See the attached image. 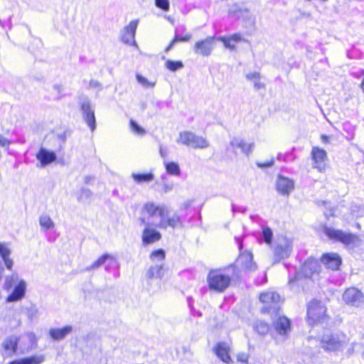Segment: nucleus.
Instances as JSON below:
<instances>
[{
  "instance_id": "obj_1",
  "label": "nucleus",
  "mask_w": 364,
  "mask_h": 364,
  "mask_svg": "<svg viewBox=\"0 0 364 364\" xmlns=\"http://www.w3.org/2000/svg\"><path fill=\"white\" fill-rule=\"evenodd\" d=\"M235 274V268L230 266L224 269L210 270L207 276V283L211 291L221 293L230 286L231 277Z\"/></svg>"
},
{
  "instance_id": "obj_2",
  "label": "nucleus",
  "mask_w": 364,
  "mask_h": 364,
  "mask_svg": "<svg viewBox=\"0 0 364 364\" xmlns=\"http://www.w3.org/2000/svg\"><path fill=\"white\" fill-rule=\"evenodd\" d=\"M4 289L10 292L6 299V302L19 301L26 296L27 282L17 272H14L6 277Z\"/></svg>"
},
{
  "instance_id": "obj_3",
  "label": "nucleus",
  "mask_w": 364,
  "mask_h": 364,
  "mask_svg": "<svg viewBox=\"0 0 364 364\" xmlns=\"http://www.w3.org/2000/svg\"><path fill=\"white\" fill-rule=\"evenodd\" d=\"M347 343V336L342 333H327L322 336L321 340V347L329 352L342 350Z\"/></svg>"
},
{
  "instance_id": "obj_4",
  "label": "nucleus",
  "mask_w": 364,
  "mask_h": 364,
  "mask_svg": "<svg viewBox=\"0 0 364 364\" xmlns=\"http://www.w3.org/2000/svg\"><path fill=\"white\" fill-rule=\"evenodd\" d=\"M272 335L277 343L287 340L291 333V321L284 316H278L273 319Z\"/></svg>"
},
{
  "instance_id": "obj_5",
  "label": "nucleus",
  "mask_w": 364,
  "mask_h": 364,
  "mask_svg": "<svg viewBox=\"0 0 364 364\" xmlns=\"http://www.w3.org/2000/svg\"><path fill=\"white\" fill-rule=\"evenodd\" d=\"M272 249L274 261L279 262L290 256L292 250V241L284 236L277 237Z\"/></svg>"
},
{
  "instance_id": "obj_6",
  "label": "nucleus",
  "mask_w": 364,
  "mask_h": 364,
  "mask_svg": "<svg viewBox=\"0 0 364 364\" xmlns=\"http://www.w3.org/2000/svg\"><path fill=\"white\" fill-rule=\"evenodd\" d=\"M176 142L193 149H205L209 146V142L205 138L188 131L180 132Z\"/></svg>"
},
{
  "instance_id": "obj_7",
  "label": "nucleus",
  "mask_w": 364,
  "mask_h": 364,
  "mask_svg": "<svg viewBox=\"0 0 364 364\" xmlns=\"http://www.w3.org/2000/svg\"><path fill=\"white\" fill-rule=\"evenodd\" d=\"M143 210L149 215L150 221L147 223H151L153 226V223H158L159 220L162 219L168 214V209L166 205H161L154 202L146 203L143 206Z\"/></svg>"
},
{
  "instance_id": "obj_8",
  "label": "nucleus",
  "mask_w": 364,
  "mask_h": 364,
  "mask_svg": "<svg viewBox=\"0 0 364 364\" xmlns=\"http://www.w3.org/2000/svg\"><path fill=\"white\" fill-rule=\"evenodd\" d=\"M326 308L322 303L317 300L311 301L307 309V318L310 324L317 322H323L326 318Z\"/></svg>"
},
{
  "instance_id": "obj_9",
  "label": "nucleus",
  "mask_w": 364,
  "mask_h": 364,
  "mask_svg": "<svg viewBox=\"0 0 364 364\" xmlns=\"http://www.w3.org/2000/svg\"><path fill=\"white\" fill-rule=\"evenodd\" d=\"M325 233L329 238L340 241L346 246H354L359 240L357 236L351 233L344 232L331 228H326Z\"/></svg>"
},
{
  "instance_id": "obj_10",
  "label": "nucleus",
  "mask_w": 364,
  "mask_h": 364,
  "mask_svg": "<svg viewBox=\"0 0 364 364\" xmlns=\"http://www.w3.org/2000/svg\"><path fill=\"white\" fill-rule=\"evenodd\" d=\"M80 105L83 119L90 127V130L94 132L96 129V119L95 111L90 101L88 98L83 97L81 99Z\"/></svg>"
},
{
  "instance_id": "obj_11",
  "label": "nucleus",
  "mask_w": 364,
  "mask_h": 364,
  "mask_svg": "<svg viewBox=\"0 0 364 364\" xmlns=\"http://www.w3.org/2000/svg\"><path fill=\"white\" fill-rule=\"evenodd\" d=\"M260 301L264 304L262 312H271L277 310V305L280 301V296L275 291H267L260 294Z\"/></svg>"
},
{
  "instance_id": "obj_12",
  "label": "nucleus",
  "mask_w": 364,
  "mask_h": 364,
  "mask_svg": "<svg viewBox=\"0 0 364 364\" xmlns=\"http://www.w3.org/2000/svg\"><path fill=\"white\" fill-rule=\"evenodd\" d=\"M312 167L317 169L319 172H324L327 167V153L318 146H314L311 152Z\"/></svg>"
},
{
  "instance_id": "obj_13",
  "label": "nucleus",
  "mask_w": 364,
  "mask_h": 364,
  "mask_svg": "<svg viewBox=\"0 0 364 364\" xmlns=\"http://www.w3.org/2000/svg\"><path fill=\"white\" fill-rule=\"evenodd\" d=\"M343 299L349 306L360 307L364 304V294L357 288L350 287L344 291Z\"/></svg>"
},
{
  "instance_id": "obj_14",
  "label": "nucleus",
  "mask_w": 364,
  "mask_h": 364,
  "mask_svg": "<svg viewBox=\"0 0 364 364\" xmlns=\"http://www.w3.org/2000/svg\"><path fill=\"white\" fill-rule=\"evenodd\" d=\"M141 223L144 225V228L142 232L141 239L144 245H149L159 241L161 237V233L156 230L155 226L151 223H146L144 218L141 219Z\"/></svg>"
},
{
  "instance_id": "obj_15",
  "label": "nucleus",
  "mask_w": 364,
  "mask_h": 364,
  "mask_svg": "<svg viewBox=\"0 0 364 364\" xmlns=\"http://www.w3.org/2000/svg\"><path fill=\"white\" fill-rule=\"evenodd\" d=\"M215 38L208 36L205 39L196 42L193 51L197 55L203 56H209L212 53L214 48Z\"/></svg>"
},
{
  "instance_id": "obj_16",
  "label": "nucleus",
  "mask_w": 364,
  "mask_h": 364,
  "mask_svg": "<svg viewBox=\"0 0 364 364\" xmlns=\"http://www.w3.org/2000/svg\"><path fill=\"white\" fill-rule=\"evenodd\" d=\"M318 269V261L314 259H307L301 267V272L297 273L294 279L289 280V284L293 286L301 277V274L306 278H310Z\"/></svg>"
},
{
  "instance_id": "obj_17",
  "label": "nucleus",
  "mask_w": 364,
  "mask_h": 364,
  "mask_svg": "<svg viewBox=\"0 0 364 364\" xmlns=\"http://www.w3.org/2000/svg\"><path fill=\"white\" fill-rule=\"evenodd\" d=\"M235 265L238 271H254L257 268L256 264L253 262V255L250 252L241 253Z\"/></svg>"
},
{
  "instance_id": "obj_18",
  "label": "nucleus",
  "mask_w": 364,
  "mask_h": 364,
  "mask_svg": "<svg viewBox=\"0 0 364 364\" xmlns=\"http://www.w3.org/2000/svg\"><path fill=\"white\" fill-rule=\"evenodd\" d=\"M213 351L217 357L223 362L230 364L232 360L230 355V346L228 343L225 342L218 343L213 348Z\"/></svg>"
},
{
  "instance_id": "obj_19",
  "label": "nucleus",
  "mask_w": 364,
  "mask_h": 364,
  "mask_svg": "<svg viewBox=\"0 0 364 364\" xmlns=\"http://www.w3.org/2000/svg\"><path fill=\"white\" fill-rule=\"evenodd\" d=\"M139 21H132L124 29L122 35V41L129 45H135V33L138 26Z\"/></svg>"
},
{
  "instance_id": "obj_20",
  "label": "nucleus",
  "mask_w": 364,
  "mask_h": 364,
  "mask_svg": "<svg viewBox=\"0 0 364 364\" xmlns=\"http://www.w3.org/2000/svg\"><path fill=\"white\" fill-rule=\"evenodd\" d=\"M153 225L155 227L166 229L168 227H171L172 228H175L176 227H181L182 223L181 218L177 214H173L171 216H168V214L164 216L162 220H159L158 223H153Z\"/></svg>"
},
{
  "instance_id": "obj_21",
  "label": "nucleus",
  "mask_w": 364,
  "mask_h": 364,
  "mask_svg": "<svg viewBox=\"0 0 364 364\" xmlns=\"http://www.w3.org/2000/svg\"><path fill=\"white\" fill-rule=\"evenodd\" d=\"M277 190L284 196H289L294 189V182L291 179L279 176L277 179Z\"/></svg>"
},
{
  "instance_id": "obj_22",
  "label": "nucleus",
  "mask_w": 364,
  "mask_h": 364,
  "mask_svg": "<svg viewBox=\"0 0 364 364\" xmlns=\"http://www.w3.org/2000/svg\"><path fill=\"white\" fill-rule=\"evenodd\" d=\"M321 262L326 268L337 270L341 264V258L336 253H326L322 256Z\"/></svg>"
},
{
  "instance_id": "obj_23",
  "label": "nucleus",
  "mask_w": 364,
  "mask_h": 364,
  "mask_svg": "<svg viewBox=\"0 0 364 364\" xmlns=\"http://www.w3.org/2000/svg\"><path fill=\"white\" fill-rule=\"evenodd\" d=\"M18 338L16 336H10L5 338L2 343L4 355L5 356H11L17 350Z\"/></svg>"
},
{
  "instance_id": "obj_24",
  "label": "nucleus",
  "mask_w": 364,
  "mask_h": 364,
  "mask_svg": "<svg viewBox=\"0 0 364 364\" xmlns=\"http://www.w3.org/2000/svg\"><path fill=\"white\" fill-rule=\"evenodd\" d=\"M11 250L9 244L6 242H0V257H1L5 267L7 269L11 270L14 266V261L10 257Z\"/></svg>"
},
{
  "instance_id": "obj_25",
  "label": "nucleus",
  "mask_w": 364,
  "mask_h": 364,
  "mask_svg": "<svg viewBox=\"0 0 364 364\" xmlns=\"http://www.w3.org/2000/svg\"><path fill=\"white\" fill-rule=\"evenodd\" d=\"M36 159L41 162L42 166H45L55 161L57 156L53 151L45 148H41L36 154Z\"/></svg>"
},
{
  "instance_id": "obj_26",
  "label": "nucleus",
  "mask_w": 364,
  "mask_h": 364,
  "mask_svg": "<svg viewBox=\"0 0 364 364\" xmlns=\"http://www.w3.org/2000/svg\"><path fill=\"white\" fill-rule=\"evenodd\" d=\"M231 147L235 150L240 149L242 153L248 156L253 149L254 144L252 143H247L242 139L234 137L230 141Z\"/></svg>"
},
{
  "instance_id": "obj_27",
  "label": "nucleus",
  "mask_w": 364,
  "mask_h": 364,
  "mask_svg": "<svg viewBox=\"0 0 364 364\" xmlns=\"http://www.w3.org/2000/svg\"><path fill=\"white\" fill-rule=\"evenodd\" d=\"M218 40L223 42L225 47L230 50H234L237 43L245 41L239 33H235L229 36H222L220 37Z\"/></svg>"
},
{
  "instance_id": "obj_28",
  "label": "nucleus",
  "mask_w": 364,
  "mask_h": 364,
  "mask_svg": "<svg viewBox=\"0 0 364 364\" xmlns=\"http://www.w3.org/2000/svg\"><path fill=\"white\" fill-rule=\"evenodd\" d=\"M73 331L72 326H65L60 328H53L50 329L49 334L54 340H62Z\"/></svg>"
},
{
  "instance_id": "obj_29",
  "label": "nucleus",
  "mask_w": 364,
  "mask_h": 364,
  "mask_svg": "<svg viewBox=\"0 0 364 364\" xmlns=\"http://www.w3.org/2000/svg\"><path fill=\"white\" fill-rule=\"evenodd\" d=\"M45 360L43 355H35L29 357H26L20 359H16L9 364H41Z\"/></svg>"
},
{
  "instance_id": "obj_30",
  "label": "nucleus",
  "mask_w": 364,
  "mask_h": 364,
  "mask_svg": "<svg viewBox=\"0 0 364 364\" xmlns=\"http://www.w3.org/2000/svg\"><path fill=\"white\" fill-rule=\"evenodd\" d=\"M246 78L250 81L256 90L264 89L265 83L262 81V76L258 72H250L246 74Z\"/></svg>"
},
{
  "instance_id": "obj_31",
  "label": "nucleus",
  "mask_w": 364,
  "mask_h": 364,
  "mask_svg": "<svg viewBox=\"0 0 364 364\" xmlns=\"http://www.w3.org/2000/svg\"><path fill=\"white\" fill-rule=\"evenodd\" d=\"M164 166L167 174L178 177L181 175V168L178 163L174 161H164Z\"/></svg>"
},
{
  "instance_id": "obj_32",
  "label": "nucleus",
  "mask_w": 364,
  "mask_h": 364,
  "mask_svg": "<svg viewBox=\"0 0 364 364\" xmlns=\"http://www.w3.org/2000/svg\"><path fill=\"white\" fill-rule=\"evenodd\" d=\"M39 224L41 229L44 231L51 230L55 227V223L48 214L40 215Z\"/></svg>"
},
{
  "instance_id": "obj_33",
  "label": "nucleus",
  "mask_w": 364,
  "mask_h": 364,
  "mask_svg": "<svg viewBox=\"0 0 364 364\" xmlns=\"http://www.w3.org/2000/svg\"><path fill=\"white\" fill-rule=\"evenodd\" d=\"M134 181L138 183H150L154 179V175L152 173H132Z\"/></svg>"
},
{
  "instance_id": "obj_34",
  "label": "nucleus",
  "mask_w": 364,
  "mask_h": 364,
  "mask_svg": "<svg viewBox=\"0 0 364 364\" xmlns=\"http://www.w3.org/2000/svg\"><path fill=\"white\" fill-rule=\"evenodd\" d=\"M164 275L163 265L156 264L151 267L146 274V276L149 278H161Z\"/></svg>"
},
{
  "instance_id": "obj_35",
  "label": "nucleus",
  "mask_w": 364,
  "mask_h": 364,
  "mask_svg": "<svg viewBox=\"0 0 364 364\" xmlns=\"http://www.w3.org/2000/svg\"><path fill=\"white\" fill-rule=\"evenodd\" d=\"M273 237V232L269 227H262V238L268 245H271Z\"/></svg>"
},
{
  "instance_id": "obj_36",
  "label": "nucleus",
  "mask_w": 364,
  "mask_h": 364,
  "mask_svg": "<svg viewBox=\"0 0 364 364\" xmlns=\"http://www.w3.org/2000/svg\"><path fill=\"white\" fill-rule=\"evenodd\" d=\"M165 66L168 70L172 72H175L178 70L183 68V63L180 60L173 61L171 60H167L166 61Z\"/></svg>"
},
{
  "instance_id": "obj_37",
  "label": "nucleus",
  "mask_w": 364,
  "mask_h": 364,
  "mask_svg": "<svg viewBox=\"0 0 364 364\" xmlns=\"http://www.w3.org/2000/svg\"><path fill=\"white\" fill-rule=\"evenodd\" d=\"M254 328L260 335H264L269 331L268 324L262 321H257L254 326Z\"/></svg>"
},
{
  "instance_id": "obj_38",
  "label": "nucleus",
  "mask_w": 364,
  "mask_h": 364,
  "mask_svg": "<svg viewBox=\"0 0 364 364\" xmlns=\"http://www.w3.org/2000/svg\"><path fill=\"white\" fill-rule=\"evenodd\" d=\"M161 192L167 193L172 191L174 188V183L172 181H168L166 176H161Z\"/></svg>"
},
{
  "instance_id": "obj_39",
  "label": "nucleus",
  "mask_w": 364,
  "mask_h": 364,
  "mask_svg": "<svg viewBox=\"0 0 364 364\" xmlns=\"http://www.w3.org/2000/svg\"><path fill=\"white\" fill-rule=\"evenodd\" d=\"M130 129L133 133L139 136H144L146 131L144 128L140 127L134 120H130Z\"/></svg>"
},
{
  "instance_id": "obj_40",
  "label": "nucleus",
  "mask_w": 364,
  "mask_h": 364,
  "mask_svg": "<svg viewBox=\"0 0 364 364\" xmlns=\"http://www.w3.org/2000/svg\"><path fill=\"white\" fill-rule=\"evenodd\" d=\"M39 316L38 308L36 305H32L27 309V316L29 320L38 319Z\"/></svg>"
},
{
  "instance_id": "obj_41",
  "label": "nucleus",
  "mask_w": 364,
  "mask_h": 364,
  "mask_svg": "<svg viewBox=\"0 0 364 364\" xmlns=\"http://www.w3.org/2000/svg\"><path fill=\"white\" fill-rule=\"evenodd\" d=\"M92 192L87 188H82L78 193L77 199L79 201L85 202L92 196Z\"/></svg>"
},
{
  "instance_id": "obj_42",
  "label": "nucleus",
  "mask_w": 364,
  "mask_h": 364,
  "mask_svg": "<svg viewBox=\"0 0 364 364\" xmlns=\"http://www.w3.org/2000/svg\"><path fill=\"white\" fill-rule=\"evenodd\" d=\"M151 259L154 262H161L165 258V252L163 250H158L156 251H154L151 256Z\"/></svg>"
},
{
  "instance_id": "obj_43",
  "label": "nucleus",
  "mask_w": 364,
  "mask_h": 364,
  "mask_svg": "<svg viewBox=\"0 0 364 364\" xmlns=\"http://www.w3.org/2000/svg\"><path fill=\"white\" fill-rule=\"evenodd\" d=\"M136 80L137 82L145 88L154 87L155 85V82H149L146 77L139 74L136 75Z\"/></svg>"
},
{
  "instance_id": "obj_44",
  "label": "nucleus",
  "mask_w": 364,
  "mask_h": 364,
  "mask_svg": "<svg viewBox=\"0 0 364 364\" xmlns=\"http://www.w3.org/2000/svg\"><path fill=\"white\" fill-rule=\"evenodd\" d=\"M155 5L165 11H168L170 9L169 0H155Z\"/></svg>"
},
{
  "instance_id": "obj_45",
  "label": "nucleus",
  "mask_w": 364,
  "mask_h": 364,
  "mask_svg": "<svg viewBox=\"0 0 364 364\" xmlns=\"http://www.w3.org/2000/svg\"><path fill=\"white\" fill-rule=\"evenodd\" d=\"M107 260L114 261L115 257L112 255L105 254L97 259V263L100 264V267L103 265Z\"/></svg>"
},
{
  "instance_id": "obj_46",
  "label": "nucleus",
  "mask_w": 364,
  "mask_h": 364,
  "mask_svg": "<svg viewBox=\"0 0 364 364\" xmlns=\"http://www.w3.org/2000/svg\"><path fill=\"white\" fill-rule=\"evenodd\" d=\"M191 38H192V34L187 33L186 36H184L183 37H181V36H175L173 40H174V41L176 43H177V42H187V41H189Z\"/></svg>"
},
{
  "instance_id": "obj_47",
  "label": "nucleus",
  "mask_w": 364,
  "mask_h": 364,
  "mask_svg": "<svg viewBox=\"0 0 364 364\" xmlns=\"http://www.w3.org/2000/svg\"><path fill=\"white\" fill-rule=\"evenodd\" d=\"M237 360L241 364H247L248 363V355L245 353H240L237 355Z\"/></svg>"
},
{
  "instance_id": "obj_48",
  "label": "nucleus",
  "mask_w": 364,
  "mask_h": 364,
  "mask_svg": "<svg viewBox=\"0 0 364 364\" xmlns=\"http://www.w3.org/2000/svg\"><path fill=\"white\" fill-rule=\"evenodd\" d=\"M274 163V159H271L265 162H257V166L259 168H266L272 166Z\"/></svg>"
},
{
  "instance_id": "obj_49",
  "label": "nucleus",
  "mask_w": 364,
  "mask_h": 364,
  "mask_svg": "<svg viewBox=\"0 0 364 364\" xmlns=\"http://www.w3.org/2000/svg\"><path fill=\"white\" fill-rule=\"evenodd\" d=\"M10 145V141L3 135L0 134V146L8 149Z\"/></svg>"
},
{
  "instance_id": "obj_50",
  "label": "nucleus",
  "mask_w": 364,
  "mask_h": 364,
  "mask_svg": "<svg viewBox=\"0 0 364 364\" xmlns=\"http://www.w3.org/2000/svg\"><path fill=\"white\" fill-rule=\"evenodd\" d=\"M25 336L29 340L32 345L36 343V336L33 332H28L25 334Z\"/></svg>"
},
{
  "instance_id": "obj_51",
  "label": "nucleus",
  "mask_w": 364,
  "mask_h": 364,
  "mask_svg": "<svg viewBox=\"0 0 364 364\" xmlns=\"http://www.w3.org/2000/svg\"><path fill=\"white\" fill-rule=\"evenodd\" d=\"M159 154L162 158L165 159L168 156V152L166 147L161 145L159 147Z\"/></svg>"
},
{
  "instance_id": "obj_52",
  "label": "nucleus",
  "mask_w": 364,
  "mask_h": 364,
  "mask_svg": "<svg viewBox=\"0 0 364 364\" xmlns=\"http://www.w3.org/2000/svg\"><path fill=\"white\" fill-rule=\"evenodd\" d=\"M89 85L92 88H99V89L101 88L100 83L97 80H91L90 81Z\"/></svg>"
},
{
  "instance_id": "obj_53",
  "label": "nucleus",
  "mask_w": 364,
  "mask_h": 364,
  "mask_svg": "<svg viewBox=\"0 0 364 364\" xmlns=\"http://www.w3.org/2000/svg\"><path fill=\"white\" fill-rule=\"evenodd\" d=\"M100 266V264L97 263V261L96 260L94 263H92L91 265L88 266L86 267L85 270L86 271H91L92 269H97L99 268Z\"/></svg>"
},
{
  "instance_id": "obj_54",
  "label": "nucleus",
  "mask_w": 364,
  "mask_h": 364,
  "mask_svg": "<svg viewBox=\"0 0 364 364\" xmlns=\"http://www.w3.org/2000/svg\"><path fill=\"white\" fill-rule=\"evenodd\" d=\"M238 9V6L237 4L233 5L229 10L230 14H235Z\"/></svg>"
},
{
  "instance_id": "obj_55",
  "label": "nucleus",
  "mask_w": 364,
  "mask_h": 364,
  "mask_svg": "<svg viewBox=\"0 0 364 364\" xmlns=\"http://www.w3.org/2000/svg\"><path fill=\"white\" fill-rule=\"evenodd\" d=\"M176 43V42L174 41V40L173 39L172 41L170 43V44L167 46V48H166L165 51L166 52H168L171 48L173 46V45Z\"/></svg>"
},
{
  "instance_id": "obj_56",
  "label": "nucleus",
  "mask_w": 364,
  "mask_h": 364,
  "mask_svg": "<svg viewBox=\"0 0 364 364\" xmlns=\"http://www.w3.org/2000/svg\"><path fill=\"white\" fill-rule=\"evenodd\" d=\"M321 139L323 143H328V137L326 135H321Z\"/></svg>"
},
{
  "instance_id": "obj_57",
  "label": "nucleus",
  "mask_w": 364,
  "mask_h": 364,
  "mask_svg": "<svg viewBox=\"0 0 364 364\" xmlns=\"http://www.w3.org/2000/svg\"><path fill=\"white\" fill-rule=\"evenodd\" d=\"M14 322H15L14 327L18 326L20 325V323H21L20 319H17L16 317H14Z\"/></svg>"
},
{
  "instance_id": "obj_58",
  "label": "nucleus",
  "mask_w": 364,
  "mask_h": 364,
  "mask_svg": "<svg viewBox=\"0 0 364 364\" xmlns=\"http://www.w3.org/2000/svg\"><path fill=\"white\" fill-rule=\"evenodd\" d=\"M54 89L56 90L58 92H60L62 89V87L60 85H55Z\"/></svg>"
},
{
  "instance_id": "obj_59",
  "label": "nucleus",
  "mask_w": 364,
  "mask_h": 364,
  "mask_svg": "<svg viewBox=\"0 0 364 364\" xmlns=\"http://www.w3.org/2000/svg\"><path fill=\"white\" fill-rule=\"evenodd\" d=\"M91 179H92L91 176H86L85 181V183H89Z\"/></svg>"
},
{
  "instance_id": "obj_60",
  "label": "nucleus",
  "mask_w": 364,
  "mask_h": 364,
  "mask_svg": "<svg viewBox=\"0 0 364 364\" xmlns=\"http://www.w3.org/2000/svg\"><path fill=\"white\" fill-rule=\"evenodd\" d=\"M362 357H363V360H364V351H363V354H362Z\"/></svg>"
}]
</instances>
